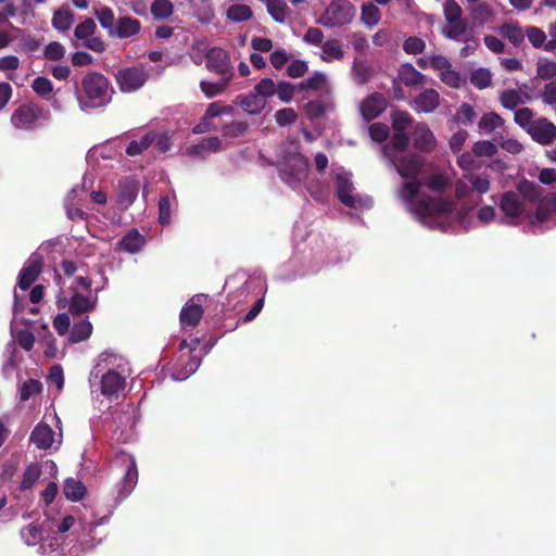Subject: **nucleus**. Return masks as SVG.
Masks as SVG:
<instances>
[{
  "instance_id": "obj_1",
  "label": "nucleus",
  "mask_w": 556,
  "mask_h": 556,
  "mask_svg": "<svg viewBox=\"0 0 556 556\" xmlns=\"http://www.w3.org/2000/svg\"><path fill=\"white\" fill-rule=\"evenodd\" d=\"M74 93L79 108L87 110L106 106L112 101L114 90L103 74L90 71L75 84Z\"/></svg>"
},
{
  "instance_id": "obj_2",
  "label": "nucleus",
  "mask_w": 556,
  "mask_h": 556,
  "mask_svg": "<svg viewBox=\"0 0 556 556\" xmlns=\"http://www.w3.org/2000/svg\"><path fill=\"white\" fill-rule=\"evenodd\" d=\"M355 13L349 0H332L316 23L327 28L342 27L352 23Z\"/></svg>"
},
{
  "instance_id": "obj_3",
  "label": "nucleus",
  "mask_w": 556,
  "mask_h": 556,
  "mask_svg": "<svg viewBox=\"0 0 556 556\" xmlns=\"http://www.w3.org/2000/svg\"><path fill=\"white\" fill-rule=\"evenodd\" d=\"M308 169V160L301 153H292L280 164L279 176L290 186L299 185L306 179Z\"/></svg>"
},
{
  "instance_id": "obj_4",
  "label": "nucleus",
  "mask_w": 556,
  "mask_h": 556,
  "mask_svg": "<svg viewBox=\"0 0 556 556\" xmlns=\"http://www.w3.org/2000/svg\"><path fill=\"white\" fill-rule=\"evenodd\" d=\"M43 110L35 102L18 105L11 115V124L16 129L30 130L37 126L38 121L45 119Z\"/></svg>"
},
{
  "instance_id": "obj_5",
  "label": "nucleus",
  "mask_w": 556,
  "mask_h": 556,
  "mask_svg": "<svg viewBox=\"0 0 556 556\" xmlns=\"http://www.w3.org/2000/svg\"><path fill=\"white\" fill-rule=\"evenodd\" d=\"M114 464L126 468V472L118 486V497L124 500L134 491L138 482L136 459L126 452H119L114 459Z\"/></svg>"
},
{
  "instance_id": "obj_6",
  "label": "nucleus",
  "mask_w": 556,
  "mask_h": 556,
  "mask_svg": "<svg viewBox=\"0 0 556 556\" xmlns=\"http://www.w3.org/2000/svg\"><path fill=\"white\" fill-rule=\"evenodd\" d=\"M149 74L143 66L124 67L116 72L115 79L122 92H134L144 86Z\"/></svg>"
},
{
  "instance_id": "obj_7",
  "label": "nucleus",
  "mask_w": 556,
  "mask_h": 556,
  "mask_svg": "<svg viewBox=\"0 0 556 556\" xmlns=\"http://www.w3.org/2000/svg\"><path fill=\"white\" fill-rule=\"evenodd\" d=\"M205 59V65L210 72L215 73L220 78L232 80L235 76L233 67L230 62V55L225 49L213 47L206 52Z\"/></svg>"
},
{
  "instance_id": "obj_8",
  "label": "nucleus",
  "mask_w": 556,
  "mask_h": 556,
  "mask_svg": "<svg viewBox=\"0 0 556 556\" xmlns=\"http://www.w3.org/2000/svg\"><path fill=\"white\" fill-rule=\"evenodd\" d=\"M454 203L450 200L424 197L414 203L413 211L421 218L452 213Z\"/></svg>"
},
{
  "instance_id": "obj_9",
  "label": "nucleus",
  "mask_w": 556,
  "mask_h": 556,
  "mask_svg": "<svg viewBox=\"0 0 556 556\" xmlns=\"http://www.w3.org/2000/svg\"><path fill=\"white\" fill-rule=\"evenodd\" d=\"M528 134L538 143L548 146L556 139V126L545 117H540L529 126Z\"/></svg>"
},
{
  "instance_id": "obj_10",
  "label": "nucleus",
  "mask_w": 556,
  "mask_h": 556,
  "mask_svg": "<svg viewBox=\"0 0 556 556\" xmlns=\"http://www.w3.org/2000/svg\"><path fill=\"white\" fill-rule=\"evenodd\" d=\"M399 175L406 179H416L424 166V159L418 154L403 155L391 161Z\"/></svg>"
},
{
  "instance_id": "obj_11",
  "label": "nucleus",
  "mask_w": 556,
  "mask_h": 556,
  "mask_svg": "<svg viewBox=\"0 0 556 556\" xmlns=\"http://www.w3.org/2000/svg\"><path fill=\"white\" fill-rule=\"evenodd\" d=\"M42 264V256L40 254L33 253L29 256L18 274L17 286L22 290H27L36 281L41 273Z\"/></svg>"
},
{
  "instance_id": "obj_12",
  "label": "nucleus",
  "mask_w": 556,
  "mask_h": 556,
  "mask_svg": "<svg viewBox=\"0 0 556 556\" xmlns=\"http://www.w3.org/2000/svg\"><path fill=\"white\" fill-rule=\"evenodd\" d=\"M500 208L504 213L505 217L509 219V225H517L518 218L525 211V205L519 200V197L516 192L505 191L501 195Z\"/></svg>"
},
{
  "instance_id": "obj_13",
  "label": "nucleus",
  "mask_w": 556,
  "mask_h": 556,
  "mask_svg": "<svg viewBox=\"0 0 556 556\" xmlns=\"http://www.w3.org/2000/svg\"><path fill=\"white\" fill-rule=\"evenodd\" d=\"M414 147L421 152H431L437 146L433 132L426 123H417L413 131Z\"/></svg>"
},
{
  "instance_id": "obj_14",
  "label": "nucleus",
  "mask_w": 556,
  "mask_h": 556,
  "mask_svg": "<svg viewBox=\"0 0 556 556\" xmlns=\"http://www.w3.org/2000/svg\"><path fill=\"white\" fill-rule=\"evenodd\" d=\"M387 108L386 99L382 94L375 92L369 94L361 104V113L365 121H371L378 117Z\"/></svg>"
},
{
  "instance_id": "obj_15",
  "label": "nucleus",
  "mask_w": 556,
  "mask_h": 556,
  "mask_svg": "<svg viewBox=\"0 0 556 556\" xmlns=\"http://www.w3.org/2000/svg\"><path fill=\"white\" fill-rule=\"evenodd\" d=\"M440 105V94L437 90L429 88L421 91L413 100V108L418 113H431Z\"/></svg>"
},
{
  "instance_id": "obj_16",
  "label": "nucleus",
  "mask_w": 556,
  "mask_h": 556,
  "mask_svg": "<svg viewBox=\"0 0 556 556\" xmlns=\"http://www.w3.org/2000/svg\"><path fill=\"white\" fill-rule=\"evenodd\" d=\"M141 30V23L130 16H121L116 20L111 33L112 38L126 39L136 36Z\"/></svg>"
},
{
  "instance_id": "obj_17",
  "label": "nucleus",
  "mask_w": 556,
  "mask_h": 556,
  "mask_svg": "<svg viewBox=\"0 0 556 556\" xmlns=\"http://www.w3.org/2000/svg\"><path fill=\"white\" fill-rule=\"evenodd\" d=\"M144 243L146 238L136 228H132L116 243L115 250L135 254L143 248Z\"/></svg>"
},
{
  "instance_id": "obj_18",
  "label": "nucleus",
  "mask_w": 556,
  "mask_h": 556,
  "mask_svg": "<svg viewBox=\"0 0 556 556\" xmlns=\"http://www.w3.org/2000/svg\"><path fill=\"white\" fill-rule=\"evenodd\" d=\"M125 387V378L117 371L108 370L101 378V393L108 397L117 396Z\"/></svg>"
},
{
  "instance_id": "obj_19",
  "label": "nucleus",
  "mask_w": 556,
  "mask_h": 556,
  "mask_svg": "<svg viewBox=\"0 0 556 556\" xmlns=\"http://www.w3.org/2000/svg\"><path fill=\"white\" fill-rule=\"evenodd\" d=\"M353 182L344 175H337L336 177V192L339 201L346 207L356 206V198L352 194Z\"/></svg>"
},
{
  "instance_id": "obj_20",
  "label": "nucleus",
  "mask_w": 556,
  "mask_h": 556,
  "mask_svg": "<svg viewBox=\"0 0 556 556\" xmlns=\"http://www.w3.org/2000/svg\"><path fill=\"white\" fill-rule=\"evenodd\" d=\"M30 441L39 450H48L54 442V432L48 424L39 422L30 433Z\"/></svg>"
},
{
  "instance_id": "obj_21",
  "label": "nucleus",
  "mask_w": 556,
  "mask_h": 556,
  "mask_svg": "<svg viewBox=\"0 0 556 556\" xmlns=\"http://www.w3.org/2000/svg\"><path fill=\"white\" fill-rule=\"evenodd\" d=\"M237 103H239L247 113L257 115L265 109L267 102L253 90L249 94L237 96Z\"/></svg>"
},
{
  "instance_id": "obj_22",
  "label": "nucleus",
  "mask_w": 556,
  "mask_h": 556,
  "mask_svg": "<svg viewBox=\"0 0 556 556\" xmlns=\"http://www.w3.org/2000/svg\"><path fill=\"white\" fill-rule=\"evenodd\" d=\"M222 150V141L218 137H207L202 139L198 144H193L188 148V154L191 156H198L205 159L207 153L218 152Z\"/></svg>"
},
{
  "instance_id": "obj_23",
  "label": "nucleus",
  "mask_w": 556,
  "mask_h": 556,
  "mask_svg": "<svg viewBox=\"0 0 556 556\" xmlns=\"http://www.w3.org/2000/svg\"><path fill=\"white\" fill-rule=\"evenodd\" d=\"M426 76L417 71L410 63L402 64L397 71L396 79L406 87H415L425 81Z\"/></svg>"
},
{
  "instance_id": "obj_24",
  "label": "nucleus",
  "mask_w": 556,
  "mask_h": 556,
  "mask_svg": "<svg viewBox=\"0 0 556 556\" xmlns=\"http://www.w3.org/2000/svg\"><path fill=\"white\" fill-rule=\"evenodd\" d=\"M532 98L529 93H520L516 89H506L500 94V102L503 108L507 110H515L519 104H523L526 101H531Z\"/></svg>"
},
{
  "instance_id": "obj_25",
  "label": "nucleus",
  "mask_w": 556,
  "mask_h": 556,
  "mask_svg": "<svg viewBox=\"0 0 556 556\" xmlns=\"http://www.w3.org/2000/svg\"><path fill=\"white\" fill-rule=\"evenodd\" d=\"M203 316V308L195 303H186L180 312V323L186 327H195Z\"/></svg>"
},
{
  "instance_id": "obj_26",
  "label": "nucleus",
  "mask_w": 556,
  "mask_h": 556,
  "mask_svg": "<svg viewBox=\"0 0 556 556\" xmlns=\"http://www.w3.org/2000/svg\"><path fill=\"white\" fill-rule=\"evenodd\" d=\"M96 306V300H91L79 293H74L68 303V311L74 316H80L92 311Z\"/></svg>"
},
{
  "instance_id": "obj_27",
  "label": "nucleus",
  "mask_w": 556,
  "mask_h": 556,
  "mask_svg": "<svg viewBox=\"0 0 556 556\" xmlns=\"http://www.w3.org/2000/svg\"><path fill=\"white\" fill-rule=\"evenodd\" d=\"M51 23L56 30L66 31L74 23V13L68 7L63 5L54 11Z\"/></svg>"
},
{
  "instance_id": "obj_28",
  "label": "nucleus",
  "mask_w": 556,
  "mask_h": 556,
  "mask_svg": "<svg viewBox=\"0 0 556 556\" xmlns=\"http://www.w3.org/2000/svg\"><path fill=\"white\" fill-rule=\"evenodd\" d=\"M87 493V488L79 480L67 478L63 484V494L72 502L81 501Z\"/></svg>"
},
{
  "instance_id": "obj_29",
  "label": "nucleus",
  "mask_w": 556,
  "mask_h": 556,
  "mask_svg": "<svg viewBox=\"0 0 556 556\" xmlns=\"http://www.w3.org/2000/svg\"><path fill=\"white\" fill-rule=\"evenodd\" d=\"M138 184L131 179L121 180L118 184V202L130 205L137 198Z\"/></svg>"
},
{
  "instance_id": "obj_30",
  "label": "nucleus",
  "mask_w": 556,
  "mask_h": 556,
  "mask_svg": "<svg viewBox=\"0 0 556 556\" xmlns=\"http://www.w3.org/2000/svg\"><path fill=\"white\" fill-rule=\"evenodd\" d=\"M344 51L341 42L338 39H329L321 45L320 59L324 62H331L332 60H342Z\"/></svg>"
},
{
  "instance_id": "obj_31",
  "label": "nucleus",
  "mask_w": 556,
  "mask_h": 556,
  "mask_svg": "<svg viewBox=\"0 0 556 556\" xmlns=\"http://www.w3.org/2000/svg\"><path fill=\"white\" fill-rule=\"evenodd\" d=\"M268 14L279 24H285L290 13V8L285 0H269L266 2Z\"/></svg>"
},
{
  "instance_id": "obj_32",
  "label": "nucleus",
  "mask_w": 556,
  "mask_h": 556,
  "mask_svg": "<svg viewBox=\"0 0 556 556\" xmlns=\"http://www.w3.org/2000/svg\"><path fill=\"white\" fill-rule=\"evenodd\" d=\"M155 138V131H148L139 140H131L126 148V154L129 156H136L142 154L153 144Z\"/></svg>"
},
{
  "instance_id": "obj_33",
  "label": "nucleus",
  "mask_w": 556,
  "mask_h": 556,
  "mask_svg": "<svg viewBox=\"0 0 556 556\" xmlns=\"http://www.w3.org/2000/svg\"><path fill=\"white\" fill-rule=\"evenodd\" d=\"M92 332V325L85 318L78 323H75L70 331V341L73 343H78L84 340H87Z\"/></svg>"
},
{
  "instance_id": "obj_34",
  "label": "nucleus",
  "mask_w": 556,
  "mask_h": 556,
  "mask_svg": "<svg viewBox=\"0 0 556 556\" xmlns=\"http://www.w3.org/2000/svg\"><path fill=\"white\" fill-rule=\"evenodd\" d=\"M21 536L28 546H35L43 539L42 529L38 523L31 522L21 530Z\"/></svg>"
},
{
  "instance_id": "obj_35",
  "label": "nucleus",
  "mask_w": 556,
  "mask_h": 556,
  "mask_svg": "<svg viewBox=\"0 0 556 556\" xmlns=\"http://www.w3.org/2000/svg\"><path fill=\"white\" fill-rule=\"evenodd\" d=\"M536 76L547 83L556 81V61L539 59L536 62Z\"/></svg>"
},
{
  "instance_id": "obj_36",
  "label": "nucleus",
  "mask_w": 556,
  "mask_h": 556,
  "mask_svg": "<svg viewBox=\"0 0 556 556\" xmlns=\"http://www.w3.org/2000/svg\"><path fill=\"white\" fill-rule=\"evenodd\" d=\"M41 476V466L38 463H31L26 467L23 473V479L20 484L21 491H27L30 490L35 482L40 478Z\"/></svg>"
},
{
  "instance_id": "obj_37",
  "label": "nucleus",
  "mask_w": 556,
  "mask_h": 556,
  "mask_svg": "<svg viewBox=\"0 0 556 556\" xmlns=\"http://www.w3.org/2000/svg\"><path fill=\"white\" fill-rule=\"evenodd\" d=\"M518 192L531 202L538 201L542 197V188L533 181L523 179L517 185Z\"/></svg>"
},
{
  "instance_id": "obj_38",
  "label": "nucleus",
  "mask_w": 556,
  "mask_h": 556,
  "mask_svg": "<svg viewBox=\"0 0 556 556\" xmlns=\"http://www.w3.org/2000/svg\"><path fill=\"white\" fill-rule=\"evenodd\" d=\"M448 25L442 28V35L451 40H460L466 35L468 24L466 20L460 18L454 23H447Z\"/></svg>"
},
{
  "instance_id": "obj_39",
  "label": "nucleus",
  "mask_w": 556,
  "mask_h": 556,
  "mask_svg": "<svg viewBox=\"0 0 556 556\" xmlns=\"http://www.w3.org/2000/svg\"><path fill=\"white\" fill-rule=\"evenodd\" d=\"M150 10L154 20H166L174 14V4L170 0H154Z\"/></svg>"
},
{
  "instance_id": "obj_40",
  "label": "nucleus",
  "mask_w": 556,
  "mask_h": 556,
  "mask_svg": "<svg viewBox=\"0 0 556 556\" xmlns=\"http://www.w3.org/2000/svg\"><path fill=\"white\" fill-rule=\"evenodd\" d=\"M421 189V182L417 179H412L410 181L404 182L400 190L399 197L407 204H413L415 198L418 195Z\"/></svg>"
},
{
  "instance_id": "obj_41",
  "label": "nucleus",
  "mask_w": 556,
  "mask_h": 556,
  "mask_svg": "<svg viewBox=\"0 0 556 556\" xmlns=\"http://www.w3.org/2000/svg\"><path fill=\"white\" fill-rule=\"evenodd\" d=\"M94 15L99 21L101 27L108 31L109 36H111V33L117 20L115 18L113 10L109 7H102L100 9L94 10Z\"/></svg>"
},
{
  "instance_id": "obj_42",
  "label": "nucleus",
  "mask_w": 556,
  "mask_h": 556,
  "mask_svg": "<svg viewBox=\"0 0 556 556\" xmlns=\"http://www.w3.org/2000/svg\"><path fill=\"white\" fill-rule=\"evenodd\" d=\"M380 10L371 2L362 5L361 21L368 27H372L380 22Z\"/></svg>"
},
{
  "instance_id": "obj_43",
  "label": "nucleus",
  "mask_w": 556,
  "mask_h": 556,
  "mask_svg": "<svg viewBox=\"0 0 556 556\" xmlns=\"http://www.w3.org/2000/svg\"><path fill=\"white\" fill-rule=\"evenodd\" d=\"M505 121L495 112H489L481 116L478 126L485 132H492L496 128L502 127Z\"/></svg>"
},
{
  "instance_id": "obj_44",
  "label": "nucleus",
  "mask_w": 556,
  "mask_h": 556,
  "mask_svg": "<svg viewBox=\"0 0 556 556\" xmlns=\"http://www.w3.org/2000/svg\"><path fill=\"white\" fill-rule=\"evenodd\" d=\"M76 193L77 189H72L71 192L67 194L64 204L67 217L72 220L84 219L85 217V212L78 206V203L76 202Z\"/></svg>"
},
{
  "instance_id": "obj_45",
  "label": "nucleus",
  "mask_w": 556,
  "mask_h": 556,
  "mask_svg": "<svg viewBox=\"0 0 556 556\" xmlns=\"http://www.w3.org/2000/svg\"><path fill=\"white\" fill-rule=\"evenodd\" d=\"M231 80H227L224 78H220L217 83H212L207 80H202L200 83L201 91L207 97V98H214L220 93H223Z\"/></svg>"
},
{
  "instance_id": "obj_46",
  "label": "nucleus",
  "mask_w": 556,
  "mask_h": 556,
  "mask_svg": "<svg viewBox=\"0 0 556 556\" xmlns=\"http://www.w3.org/2000/svg\"><path fill=\"white\" fill-rule=\"evenodd\" d=\"M253 16L252 9L247 4H232L227 10V17L233 22H245Z\"/></svg>"
},
{
  "instance_id": "obj_47",
  "label": "nucleus",
  "mask_w": 556,
  "mask_h": 556,
  "mask_svg": "<svg viewBox=\"0 0 556 556\" xmlns=\"http://www.w3.org/2000/svg\"><path fill=\"white\" fill-rule=\"evenodd\" d=\"M492 74L485 67H479L470 75V83L478 89H484L491 86Z\"/></svg>"
},
{
  "instance_id": "obj_48",
  "label": "nucleus",
  "mask_w": 556,
  "mask_h": 556,
  "mask_svg": "<svg viewBox=\"0 0 556 556\" xmlns=\"http://www.w3.org/2000/svg\"><path fill=\"white\" fill-rule=\"evenodd\" d=\"M414 123L413 117L406 111L396 110L392 114V128L396 131H406Z\"/></svg>"
},
{
  "instance_id": "obj_49",
  "label": "nucleus",
  "mask_w": 556,
  "mask_h": 556,
  "mask_svg": "<svg viewBox=\"0 0 556 556\" xmlns=\"http://www.w3.org/2000/svg\"><path fill=\"white\" fill-rule=\"evenodd\" d=\"M42 392V383L36 379H28L23 382L20 389V399L22 402L28 401L31 396Z\"/></svg>"
},
{
  "instance_id": "obj_50",
  "label": "nucleus",
  "mask_w": 556,
  "mask_h": 556,
  "mask_svg": "<svg viewBox=\"0 0 556 556\" xmlns=\"http://www.w3.org/2000/svg\"><path fill=\"white\" fill-rule=\"evenodd\" d=\"M464 178L471 185V190L479 194L486 193L490 190L491 182L488 177L469 173L465 174Z\"/></svg>"
},
{
  "instance_id": "obj_51",
  "label": "nucleus",
  "mask_w": 556,
  "mask_h": 556,
  "mask_svg": "<svg viewBox=\"0 0 556 556\" xmlns=\"http://www.w3.org/2000/svg\"><path fill=\"white\" fill-rule=\"evenodd\" d=\"M476 116V111L471 104L462 103L454 116V119L458 124L468 126L473 123Z\"/></svg>"
},
{
  "instance_id": "obj_52",
  "label": "nucleus",
  "mask_w": 556,
  "mask_h": 556,
  "mask_svg": "<svg viewBox=\"0 0 556 556\" xmlns=\"http://www.w3.org/2000/svg\"><path fill=\"white\" fill-rule=\"evenodd\" d=\"M472 153L477 157H492L497 153V147L495 143L489 140H480L473 143Z\"/></svg>"
},
{
  "instance_id": "obj_53",
  "label": "nucleus",
  "mask_w": 556,
  "mask_h": 556,
  "mask_svg": "<svg viewBox=\"0 0 556 556\" xmlns=\"http://www.w3.org/2000/svg\"><path fill=\"white\" fill-rule=\"evenodd\" d=\"M326 84V76L320 72H315L311 77L301 81L298 86L300 90H320Z\"/></svg>"
},
{
  "instance_id": "obj_54",
  "label": "nucleus",
  "mask_w": 556,
  "mask_h": 556,
  "mask_svg": "<svg viewBox=\"0 0 556 556\" xmlns=\"http://www.w3.org/2000/svg\"><path fill=\"white\" fill-rule=\"evenodd\" d=\"M96 29V22L91 17H87L76 26L74 30V36L77 39L86 40L94 34Z\"/></svg>"
},
{
  "instance_id": "obj_55",
  "label": "nucleus",
  "mask_w": 556,
  "mask_h": 556,
  "mask_svg": "<svg viewBox=\"0 0 556 556\" xmlns=\"http://www.w3.org/2000/svg\"><path fill=\"white\" fill-rule=\"evenodd\" d=\"M443 13L447 23H454L463 18V9L455 0H445L443 4Z\"/></svg>"
},
{
  "instance_id": "obj_56",
  "label": "nucleus",
  "mask_w": 556,
  "mask_h": 556,
  "mask_svg": "<svg viewBox=\"0 0 556 556\" xmlns=\"http://www.w3.org/2000/svg\"><path fill=\"white\" fill-rule=\"evenodd\" d=\"M249 124L247 122H233L230 124H226L222 127V134L224 137L228 138H238L248 131Z\"/></svg>"
},
{
  "instance_id": "obj_57",
  "label": "nucleus",
  "mask_w": 556,
  "mask_h": 556,
  "mask_svg": "<svg viewBox=\"0 0 556 556\" xmlns=\"http://www.w3.org/2000/svg\"><path fill=\"white\" fill-rule=\"evenodd\" d=\"M277 85L271 78H262L254 87V91L257 92L264 100L276 94Z\"/></svg>"
},
{
  "instance_id": "obj_58",
  "label": "nucleus",
  "mask_w": 556,
  "mask_h": 556,
  "mask_svg": "<svg viewBox=\"0 0 556 556\" xmlns=\"http://www.w3.org/2000/svg\"><path fill=\"white\" fill-rule=\"evenodd\" d=\"M501 33L515 46L519 45L525 34L518 25L504 24L501 26Z\"/></svg>"
},
{
  "instance_id": "obj_59",
  "label": "nucleus",
  "mask_w": 556,
  "mask_h": 556,
  "mask_svg": "<svg viewBox=\"0 0 556 556\" xmlns=\"http://www.w3.org/2000/svg\"><path fill=\"white\" fill-rule=\"evenodd\" d=\"M425 49H426V42L421 38L416 37V36H410V37L406 38L403 42V50L407 54H413V55L420 54L425 51Z\"/></svg>"
},
{
  "instance_id": "obj_60",
  "label": "nucleus",
  "mask_w": 556,
  "mask_h": 556,
  "mask_svg": "<svg viewBox=\"0 0 556 556\" xmlns=\"http://www.w3.org/2000/svg\"><path fill=\"white\" fill-rule=\"evenodd\" d=\"M31 88L36 94L46 97L53 91V84L47 77L38 76L33 80Z\"/></svg>"
},
{
  "instance_id": "obj_61",
  "label": "nucleus",
  "mask_w": 556,
  "mask_h": 556,
  "mask_svg": "<svg viewBox=\"0 0 556 556\" xmlns=\"http://www.w3.org/2000/svg\"><path fill=\"white\" fill-rule=\"evenodd\" d=\"M370 138L376 142H383L390 135L389 126L384 123H374L369 126Z\"/></svg>"
},
{
  "instance_id": "obj_62",
  "label": "nucleus",
  "mask_w": 556,
  "mask_h": 556,
  "mask_svg": "<svg viewBox=\"0 0 556 556\" xmlns=\"http://www.w3.org/2000/svg\"><path fill=\"white\" fill-rule=\"evenodd\" d=\"M526 36L534 48L544 47V45L546 43L545 33L536 26L528 27L526 30Z\"/></svg>"
},
{
  "instance_id": "obj_63",
  "label": "nucleus",
  "mask_w": 556,
  "mask_h": 556,
  "mask_svg": "<svg viewBox=\"0 0 556 556\" xmlns=\"http://www.w3.org/2000/svg\"><path fill=\"white\" fill-rule=\"evenodd\" d=\"M65 55V49L59 41L48 43L43 51V56L49 61H59Z\"/></svg>"
},
{
  "instance_id": "obj_64",
  "label": "nucleus",
  "mask_w": 556,
  "mask_h": 556,
  "mask_svg": "<svg viewBox=\"0 0 556 556\" xmlns=\"http://www.w3.org/2000/svg\"><path fill=\"white\" fill-rule=\"evenodd\" d=\"M471 14L475 20L479 21L480 23H484L489 21L494 12L491 5L486 2H479L471 11Z\"/></svg>"
}]
</instances>
